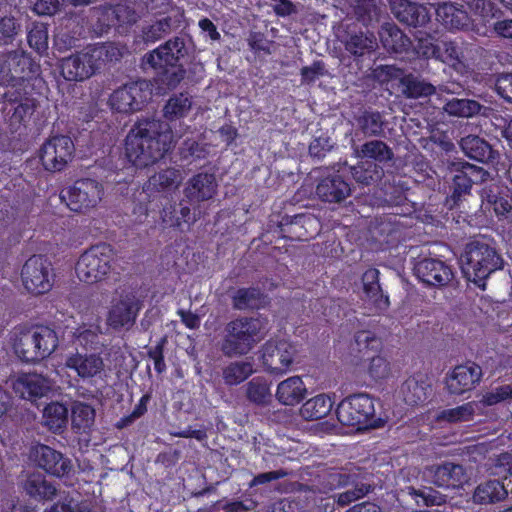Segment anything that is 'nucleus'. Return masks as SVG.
<instances>
[{
  "label": "nucleus",
  "mask_w": 512,
  "mask_h": 512,
  "mask_svg": "<svg viewBox=\"0 0 512 512\" xmlns=\"http://www.w3.org/2000/svg\"><path fill=\"white\" fill-rule=\"evenodd\" d=\"M125 159L112 165V157L103 159L102 164L109 166L103 182L107 184L130 183L136 169L149 167L162 159L171 149V135L164 131L162 121L155 118L138 119L125 138Z\"/></svg>",
  "instance_id": "nucleus-1"
},
{
  "label": "nucleus",
  "mask_w": 512,
  "mask_h": 512,
  "mask_svg": "<svg viewBox=\"0 0 512 512\" xmlns=\"http://www.w3.org/2000/svg\"><path fill=\"white\" fill-rule=\"evenodd\" d=\"M186 53L184 39L176 36L144 56L156 71L154 81L159 91L172 90L184 79L186 70L179 61Z\"/></svg>",
  "instance_id": "nucleus-2"
},
{
  "label": "nucleus",
  "mask_w": 512,
  "mask_h": 512,
  "mask_svg": "<svg viewBox=\"0 0 512 512\" xmlns=\"http://www.w3.org/2000/svg\"><path fill=\"white\" fill-rule=\"evenodd\" d=\"M261 321L252 316H237L223 329L220 350L226 357L247 355L261 340Z\"/></svg>",
  "instance_id": "nucleus-3"
},
{
  "label": "nucleus",
  "mask_w": 512,
  "mask_h": 512,
  "mask_svg": "<svg viewBox=\"0 0 512 512\" xmlns=\"http://www.w3.org/2000/svg\"><path fill=\"white\" fill-rule=\"evenodd\" d=\"M350 354L356 363L368 361L366 372L375 382L385 380L391 373V365L387 358L381 355L383 343L380 337L370 330H360L350 343Z\"/></svg>",
  "instance_id": "nucleus-4"
},
{
  "label": "nucleus",
  "mask_w": 512,
  "mask_h": 512,
  "mask_svg": "<svg viewBox=\"0 0 512 512\" xmlns=\"http://www.w3.org/2000/svg\"><path fill=\"white\" fill-rule=\"evenodd\" d=\"M465 257L464 273L483 291L486 289V279L491 273L502 269L503 266V260L495 248L479 241L467 245Z\"/></svg>",
  "instance_id": "nucleus-5"
},
{
  "label": "nucleus",
  "mask_w": 512,
  "mask_h": 512,
  "mask_svg": "<svg viewBox=\"0 0 512 512\" xmlns=\"http://www.w3.org/2000/svg\"><path fill=\"white\" fill-rule=\"evenodd\" d=\"M450 172L452 178L448 183V194L444 201V206L449 210L458 208L471 194L473 185L483 183L489 177L487 170L466 161L452 162Z\"/></svg>",
  "instance_id": "nucleus-6"
},
{
  "label": "nucleus",
  "mask_w": 512,
  "mask_h": 512,
  "mask_svg": "<svg viewBox=\"0 0 512 512\" xmlns=\"http://www.w3.org/2000/svg\"><path fill=\"white\" fill-rule=\"evenodd\" d=\"M117 252L111 244L99 243L84 251L76 263L80 280L94 283L105 279L113 270Z\"/></svg>",
  "instance_id": "nucleus-7"
},
{
  "label": "nucleus",
  "mask_w": 512,
  "mask_h": 512,
  "mask_svg": "<svg viewBox=\"0 0 512 512\" xmlns=\"http://www.w3.org/2000/svg\"><path fill=\"white\" fill-rule=\"evenodd\" d=\"M335 413L342 425L358 430L371 427L375 422L374 399L366 393L350 395L338 404Z\"/></svg>",
  "instance_id": "nucleus-8"
},
{
  "label": "nucleus",
  "mask_w": 512,
  "mask_h": 512,
  "mask_svg": "<svg viewBox=\"0 0 512 512\" xmlns=\"http://www.w3.org/2000/svg\"><path fill=\"white\" fill-rule=\"evenodd\" d=\"M103 184L92 178H80L63 188L60 199L67 208L76 213H87L102 200Z\"/></svg>",
  "instance_id": "nucleus-9"
},
{
  "label": "nucleus",
  "mask_w": 512,
  "mask_h": 512,
  "mask_svg": "<svg viewBox=\"0 0 512 512\" xmlns=\"http://www.w3.org/2000/svg\"><path fill=\"white\" fill-rule=\"evenodd\" d=\"M152 84L138 79L115 89L109 96L110 108L118 113L131 114L142 110L152 98Z\"/></svg>",
  "instance_id": "nucleus-10"
},
{
  "label": "nucleus",
  "mask_w": 512,
  "mask_h": 512,
  "mask_svg": "<svg viewBox=\"0 0 512 512\" xmlns=\"http://www.w3.org/2000/svg\"><path fill=\"white\" fill-rule=\"evenodd\" d=\"M24 288L31 294L41 295L53 287L54 273L51 262L44 255H33L21 270Z\"/></svg>",
  "instance_id": "nucleus-11"
},
{
  "label": "nucleus",
  "mask_w": 512,
  "mask_h": 512,
  "mask_svg": "<svg viewBox=\"0 0 512 512\" xmlns=\"http://www.w3.org/2000/svg\"><path fill=\"white\" fill-rule=\"evenodd\" d=\"M75 146L67 135L49 137L39 150V159L44 169L49 172H60L72 160Z\"/></svg>",
  "instance_id": "nucleus-12"
},
{
  "label": "nucleus",
  "mask_w": 512,
  "mask_h": 512,
  "mask_svg": "<svg viewBox=\"0 0 512 512\" xmlns=\"http://www.w3.org/2000/svg\"><path fill=\"white\" fill-rule=\"evenodd\" d=\"M363 479L359 473L332 471L326 475L323 485L325 492L341 487H351L338 495V503L340 505H348L372 491V486L369 483H364Z\"/></svg>",
  "instance_id": "nucleus-13"
},
{
  "label": "nucleus",
  "mask_w": 512,
  "mask_h": 512,
  "mask_svg": "<svg viewBox=\"0 0 512 512\" xmlns=\"http://www.w3.org/2000/svg\"><path fill=\"white\" fill-rule=\"evenodd\" d=\"M143 307V302L133 293L121 294L114 301L107 314V324L113 330L131 329Z\"/></svg>",
  "instance_id": "nucleus-14"
},
{
  "label": "nucleus",
  "mask_w": 512,
  "mask_h": 512,
  "mask_svg": "<svg viewBox=\"0 0 512 512\" xmlns=\"http://www.w3.org/2000/svg\"><path fill=\"white\" fill-rule=\"evenodd\" d=\"M296 354L295 346L287 340H268L262 347V362L271 374H283L291 367Z\"/></svg>",
  "instance_id": "nucleus-15"
},
{
  "label": "nucleus",
  "mask_w": 512,
  "mask_h": 512,
  "mask_svg": "<svg viewBox=\"0 0 512 512\" xmlns=\"http://www.w3.org/2000/svg\"><path fill=\"white\" fill-rule=\"evenodd\" d=\"M413 271L419 281L431 287H445L454 278L452 267L435 257H419L414 263Z\"/></svg>",
  "instance_id": "nucleus-16"
},
{
  "label": "nucleus",
  "mask_w": 512,
  "mask_h": 512,
  "mask_svg": "<svg viewBox=\"0 0 512 512\" xmlns=\"http://www.w3.org/2000/svg\"><path fill=\"white\" fill-rule=\"evenodd\" d=\"M7 104L12 107L7 112V121L13 132L25 129L38 107V101L33 97L21 96L17 92H6Z\"/></svg>",
  "instance_id": "nucleus-17"
},
{
  "label": "nucleus",
  "mask_w": 512,
  "mask_h": 512,
  "mask_svg": "<svg viewBox=\"0 0 512 512\" xmlns=\"http://www.w3.org/2000/svg\"><path fill=\"white\" fill-rule=\"evenodd\" d=\"M431 482L441 488H460L468 481V475L461 464L445 461L427 468Z\"/></svg>",
  "instance_id": "nucleus-18"
},
{
  "label": "nucleus",
  "mask_w": 512,
  "mask_h": 512,
  "mask_svg": "<svg viewBox=\"0 0 512 512\" xmlns=\"http://www.w3.org/2000/svg\"><path fill=\"white\" fill-rule=\"evenodd\" d=\"M14 392L22 399L36 402L47 396L51 390L48 378L37 373H22L13 382Z\"/></svg>",
  "instance_id": "nucleus-19"
},
{
  "label": "nucleus",
  "mask_w": 512,
  "mask_h": 512,
  "mask_svg": "<svg viewBox=\"0 0 512 512\" xmlns=\"http://www.w3.org/2000/svg\"><path fill=\"white\" fill-rule=\"evenodd\" d=\"M65 367L72 370L82 380L101 377L105 371L104 360L100 353H73L65 360Z\"/></svg>",
  "instance_id": "nucleus-20"
},
{
  "label": "nucleus",
  "mask_w": 512,
  "mask_h": 512,
  "mask_svg": "<svg viewBox=\"0 0 512 512\" xmlns=\"http://www.w3.org/2000/svg\"><path fill=\"white\" fill-rule=\"evenodd\" d=\"M32 455L37 465L50 475L63 477L71 471L70 459L47 445H37Z\"/></svg>",
  "instance_id": "nucleus-21"
},
{
  "label": "nucleus",
  "mask_w": 512,
  "mask_h": 512,
  "mask_svg": "<svg viewBox=\"0 0 512 512\" xmlns=\"http://www.w3.org/2000/svg\"><path fill=\"white\" fill-rule=\"evenodd\" d=\"M217 180L214 173L198 172L187 181L184 196L191 204L212 199L217 193Z\"/></svg>",
  "instance_id": "nucleus-22"
},
{
  "label": "nucleus",
  "mask_w": 512,
  "mask_h": 512,
  "mask_svg": "<svg viewBox=\"0 0 512 512\" xmlns=\"http://www.w3.org/2000/svg\"><path fill=\"white\" fill-rule=\"evenodd\" d=\"M391 10L400 23L409 27H423L431 19L429 10L425 5L410 0H393Z\"/></svg>",
  "instance_id": "nucleus-23"
},
{
  "label": "nucleus",
  "mask_w": 512,
  "mask_h": 512,
  "mask_svg": "<svg viewBox=\"0 0 512 512\" xmlns=\"http://www.w3.org/2000/svg\"><path fill=\"white\" fill-rule=\"evenodd\" d=\"M481 377L482 368L474 362H467L454 368L451 377L447 380V387L450 393L462 395L474 389Z\"/></svg>",
  "instance_id": "nucleus-24"
},
{
  "label": "nucleus",
  "mask_w": 512,
  "mask_h": 512,
  "mask_svg": "<svg viewBox=\"0 0 512 512\" xmlns=\"http://www.w3.org/2000/svg\"><path fill=\"white\" fill-rule=\"evenodd\" d=\"M350 183L340 174H329L318 182L316 195L323 202L340 203L351 194Z\"/></svg>",
  "instance_id": "nucleus-25"
},
{
  "label": "nucleus",
  "mask_w": 512,
  "mask_h": 512,
  "mask_svg": "<svg viewBox=\"0 0 512 512\" xmlns=\"http://www.w3.org/2000/svg\"><path fill=\"white\" fill-rule=\"evenodd\" d=\"M61 75L67 81H83L94 73L92 58L88 54H75L61 60Z\"/></svg>",
  "instance_id": "nucleus-26"
},
{
  "label": "nucleus",
  "mask_w": 512,
  "mask_h": 512,
  "mask_svg": "<svg viewBox=\"0 0 512 512\" xmlns=\"http://www.w3.org/2000/svg\"><path fill=\"white\" fill-rule=\"evenodd\" d=\"M460 147L468 158L480 163L493 164L499 158L498 151L494 150L486 140L476 135L463 137Z\"/></svg>",
  "instance_id": "nucleus-27"
},
{
  "label": "nucleus",
  "mask_w": 512,
  "mask_h": 512,
  "mask_svg": "<svg viewBox=\"0 0 512 512\" xmlns=\"http://www.w3.org/2000/svg\"><path fill=\"white\" fill-rule=\"evenodd\" d=\"M432 391V385L425 375L417 374L408 377L401 385L403 400L407 405L418 406L424 404Z\"/></svg>",
  "instance_id": "nucleus-28"
},
{
  "label": "nucleus",
  "mask_w": 512,
  "mask_h": 512,
  "mask_svg": "<svg viewBox=\"0 0 512 512\" xmlns=\"http://www.w3.org/2000/svg\"><path fill=\"white\" fill-rule=\"evenodd\" d=\"M182 181V175L179 169L169 167L161 169L149 177L143 186L144 192L148 195L152 193H170L176 190Z\"/></svg>",
  "instance_id": "nucleus-29"
},
{
  "label": "nucleus",
  "mask_w": 512,
  "mask_h": 512,
  "mask_svg": "<svg viewBox=\"0 0 512 512\" xmlns=\"http://www.w3.org/2000/svg\"><path fill=\"white\" fill-rule=\"evenodd\" d=\"M265 294L257 286L239 287L230 294L231 304L237 311H255L264 307Z\"/></svg>",
  "instance_id": "nucleus-30"
},
{
  "label": "nucleus",
  "mask_w": 512,
  "mask_h": 512,
  "mask_svg": "<svg viewBox=\"0 0 512 512\" xmlns=\"http://www.w3.org/2000/svg\"><path fill=\"white\" fill-rule=\"evenodd\" d=\"M383 47L395 54H409L412 49V40L394 23H386L380 31Z\"/></svg>",
  "instance_id": "nucleus-31"
},
{
  "label": "nucleus",
  "mask_w": 512,
  "mask_h": 512,
  "mask_svg": "<svg viewBox=\"0 0 512 512\" xmlns=\"http://www.w3.org/2000/svg\"><path fill=\"white\" fill-rule=\"evenodd\" d=\"M380 272L376 268L367 269L362 276L363 290L367 298L379 312L385 311L390 305L389 296L383 293L379 283Z\"/></svg>",
  "instance_id": "nucleus-32"
},
{
  "label": "nucleus",
  "mask_w": 512,
  "mask_h": 512,
  "mask_svg": "<svg viewBox=\"0 0 512 512\" xmlns=\"http://www.w3.org/2000/svg\"><path fill=\"white\" fill-rule=\"evenodd\" d=\"M399 499L406 500L410 498L417 507L442 505L446 502V496L432 487L421 486L415 488L406 486L398 494Z\"/></svg>",
  "instance_id": "nucleus-33"
},
{
  "label": "nucleus",
  "mask_w": 512,
  "mask_h": 512,
  "mask_svg": "<svg viewBox=\"0 0 512 512\" xmlns=\"http://www.w3.org/2000/svg\"><path fill=\"white\" fill-rule=\"evenodd\" d=\"M481 198L493 207L497 216H505L512 211V198L509 190L498 184L484 186Z\"/></svg>",
  "instance_id": "nucleus-34"
},
{
  "label": "nucleus",
  "mask_w": 512,
  "mask_h": 512,
  "mask_svg": "<svg viewBox=\"0 0 512 512\" xmlns=\"http://www.w3.org/2000/svg\"><path fill=\"white\" fill-rule=\"evenodd\" d=\"M306 392L302 378L292 376L278 384L276 398L283 405L294 406L304 399Z\"/></svg>",
  "instance_id": "nucleus-35"
},
{
  "label": "nucleus",
  "mask_w": 512,
  "mask_h": 512,
  "mask_svg": "<svg viewBox=\"0 0 512 512\" xmlns=\"http://www.w3.org/2000/svg\"><path fill=\"white\" fill-rule=\"evenodd\" d=\"M26 494L35 501H51L57 494L56 486L42 474H30L24 482Z\"/></svg>",
  "instance_id": "nucleus-36"
},
{
  "label": "nucleus",
  "mask_w": 512,
  "mask_h": 512,
  "mask_svg": "<svg viewBox=\"0 0 512 512\" xmlns=\"http://www.w3.org/2000/svg\"><path fill=\"white\" fill-rule=\"evenodd\" d=\"M436 13L449 29L464 30L470 25V17L461 4L443 3L437 8Z\"/></svg>",
  "instance_id": "nucleus-37"
},
{
  "label": "nucleus",
  "mask_w": 512,
  "mask_h": 512,
  "mask_svg": "<svg viewBox=\"0 0 512 512\" xmlns=\"http://www.w3.org/2000/svg\"><path fill=\"white\" fill-rule=\"evenodd\" d=\"M357 130L365 137H379L384 134L385 120L382 114L372 109H364L354 117Z\"/></svg>",
  "instance_id": "nucleus-38"
},
{
  "label": "nucleus",
  "mask_w": 512,
  "mask_h": 512,
  "mask_svg": "<svg viewBox=\"0 0 512 512\" xmlns=\"http://www.w3.org/2000/svg\"><path fill=\"white\" fill-rule=\"evenodd\" d=\"M507 495V484L499 480H488L475 488L473 500L477 504H490L504 500Z\"/></svg>",
  "instance_id": "nucleus-39"
},
{
  "label": "nucleus",
  "mask_w": 512,
  "mask_h": 512,
  "mask_svg": "<svg viewBox=\"0 0 512 512\" xmlns=\"http://www.w3.org/2000/svg\"><path fill=\"white\" fill-rule=\"evenodd\" d=\"M36 344V336L34 335L33 329H31L20 334L13 345V349L15 354L23 362L35 363L42 360V354L39 353Z\"/></svg>",
  "instance_id": "nucleus-40"
},
{
  "label": "nucleus",
  "mask_w": 512,
  "mask_h": 512,
  "mask_svg": "<svg viewBox=\"0 0 512 512\" xmlns=\"http://www.w3.org/2000/svg\"><path fill=\"white\" fill-rule=\"evenodd\" d=\"M400 87L402 89V93L407 98L417 99L421 97H428L435 93V87L423 80L420 77L414 75L413 73L404 74L400 78Z\"/></svg>",
  "instance_id": "nucleus-41"
},
{
  "label": "nucleus",
  "mask_w": 512,
  "mask_h": 512,
  "mask_svg": "<svg viewBox=\"0 0 512 512\" xmlns=\"http://www.w3.org/2000/svg\"><path fill=\"white\" fill-rule=\"evenodd\" d=\"M333 404L329 396L320 394L302 404L300 415L308 421L319 420L331 412Z\"/></svg>",
  "instance_id": "nucleus-42"
},
{
  "label": "nucleus",
  "mask_w": 512,
  "mask_h": 512,
  "mask_svg": "<svg viewBox=\"0 0 512 512\" xmlns=\"http://www.w3.org/2000/svg\"><path fill=\"white\" fill-rule=\"evenodd\" d=\"M350 169L354 180L363 186L375 184L384 176L383 167L372 160L360 161Z\"/></svg>",
  "instance_id": "nucleus-43"
},
{
  "label": "nucleus",
  "mask_w": 512,
  "mask_h": 512,
  "mask_svg": "<svg viewBox=\"0 0 512 512\" xmlns=\"http://www.w3.org/2000/svg\"><path fill=\"white\" fill-rule=\"evenodd\" d=\"M192 108V97L188 92L173 94L166 102L163 112L166 119L173 121L184 118Z\"/></svg>",
  "instance_id": "nucleus-44"
},
{
  "label": "nucleus",
  "mask_w": 512,
  "mask_h": 512,
  "mask_svg": "<svg viewBox=\"0 0 512 512\" xmlns=\"http://www.w3.org/2000/svg\"><path fill=\"white\" fill-rule=\"evenodd\" d=\"M95 420L94 408L86 403L76 401L71 408L72 428L76 433L87 432Z\"/></svg>",
  "instance_id": "nucleus-45"
},
{
  "label": "nucleus",
  "mask_w": 512,
  "mask_h": 512,
  "mask_svg": "<svg viewBox=\"0 0 512 512\" xmlns=\"http://www.w3.org/2000/svg\"><path fill=\"white\" fill-rule=\"evenodd\" d=\"M356 20L364 26H370L379 22L381 7L376 0H355L352 5Z\"/></svg>",
  "instance_id": "nucleus-46"
},
{
  "label": "nucleus",
  "mask_w": 512,
  "mask_h": 512,
  "mask_svg": "<svg viewBox=\"0 0 512 512\" xmlns=\"http://www.w3.org/2000/svg\"><path fill=\"white\" fill-rule=\"evenodd\" d=\"M43 418L45 425L53 432L66 427L68 422V408L59 402H51L44 408Z\"/></svg>",
  "instance_id": "nucleus-47"
},
{
  "label": "nucleus",
  "mask_w": 512,
  "mask_h": 512,
  "mask_svg": "<svg viewBox=\"0 0 512 512\" xmlns=\"http://www.w3.org/2000/svg\"><path fill=\"white\" fill-rule=\"evenodd\" d=\"M36 336L39 353L42 354V360L49 357L58 347L59 338L56 331L48 326L39 325L33 328Z\"/></svg>",
  "instance_id": "nucleus-48"
},
{
  "label": "nucleus",
  "mask_w": 512,
  "mask_h": 512,
  "mask_svg": "<svg viewBox=\"0 0 512 512\" xmlns=\"http://www.w3.org/2000/svg\"><path fill=\"white\" fill-rule=\"evenodd\" d=\"M359 154L363 158H369L379 163L391 161L394 157L392 149L381 140L365 142L360 147Z\"/></svg>",
  "instance_id": "nucleus-49"
},
{
  "label": "nucleus",
  "mask_w": 512,
  "mask_h": 512,
  "mask_svg": "<svg viewBox=\"0 0 512 512\" xmlns=\"http://www.w3.org/2000/svg\"><path fill=\"white\" fill-rule=\"evenodd\" d=\"M374 36L366 35L362 31L348 33L344 41L345 50L353 56H363L374 48Z\"/></svg>",
  "instance_id": "nucleus-50"
},
{
  "label": "nucleus",
  "mask_w": 512,
  "mask_h": 512,
  "mask_svg": "<svg viewBox=\"0 0 512 512\" xmlns=\"http://www.w3.org/2000/svg\"><path fill=\"white\" fill-rule=\"evenodd\" d=\"M170 208V211L166 208L160 211L163 222L170 227L181 228L184 223L190 224L194 222L195 219L191 214V209L187 205H183L182 202L178 205L174 204Z\"/></svg>",
  "instance_id": "nucleus-51"
},
{
  "label": "nucleus",
  "mask_w": 512,
  "mask_h": 512,
  "mask_svg": "<svg viewBox=\"0 0 512 512\" xmlns=\"http://www.w3.org/2000/svg\"><path fill=\"white\" fill-rule=\"evenodd\" d=\"M481 110L479 102L471 99L453 98L444 105V111L452 116L472 117L477 115Z\"/></svg>",
  "instance_id": "nucleus-52"
},
{
  "label": "nucleus",
  "mask_w": 512,
  "mask_h": 512,
  "mask_svg": "<svg viewBox=\"0 0 512 512\" xmlns=\"http://www.w3.org/2000/svg\"><path fill=\"white\" fill-rule=\"evenodd\" d=\"M253 373L252 364L249 362H232L223 369V379L229 386L244 382Z\"/></svg>",
  "instance_id": "nucleus-53"
},
{
  "label": "nucleus",
  "mask_w": 512,
  "mask_h": 512,
  "mask_svg": "<svg viewBox=\"0 0 512 512\" xmlns=\"http://www.w3.org/2000/svg\"><path fill=\"white\" fill-rule=\"evenodd\" d=\"M415 41V44L412 43L411 51H413L417 57L436 59L437 53H439V44H436V40L432 35L419 32Z\"/></svg>",
  "instance_id": "nucleus-54"
},
{
  "label": "nucleus",
  "mask_w": 512,
  "mask_h": 512,
  "mask_svg": "<svg viewBox=\"0 0 512 512\" xmlns=\"http://www.w3.org/2000/svg\"><path fill=\"white\" fill-rule=\"evenodd\" d=\"M246 395L250 402L257 405H264L270 397L268 384L262 378L256 377L247 384Z\"/></svg>",
  "instance_id": "nucleus-55"
},
{
  "label": "nucleus",
  "mask_w": 512,
  "mask_h": 512,
  "mask_svg": "<svg viewBox=\"0 0 512 512\" xmlns=\"http://www.w3.org/2000/svg\"><path fill=\"white\" fill-rule=\"evenodd\" d=\"M27 42L33 50L42 54L48 48V31L42 23H35L27 34Z\"/></svg>",
  "instance_id": "nucleus-56"
},
{
  "label": "nucleus",
  "mask_w": 512,
  "mask_h": 512,
  "mask_svg": "<svg viewBox=\"0 0 512 512\" xmlns=\"http://www.w3.org/2000/svg\"><path fill=\"white\" fill-rule=\"evenodd\" d=\"M492 475L508 481L507 486L512 484V454L504 452L498 455L490 467Z\"/></svg>",
  "instance_id": "nucleus-57"
},
{
  "label": "nucleus",
  "mask_w": 512,
  "mask_h": 512,
  "mask_svg": "<svg viewBox=\"0 0 512 512\" xmlns=\"http://www.w3.org/2000/svg\"><path fill=\"white\" fill-rule=\"evenodd\" d=\"M76 341L86 351L101 352L103 346L100 342V332L92 328H79L76 332Z\"/></svg>",
  "instance_id": "nucleus-58"
},
{
  "label": "nucleus",
  "mask_w": 512,
  "mask_h": 512,
  "mask_svg": "<svg viewBox=\"0 0 512 512\" xmlns=\"http://www.w3.org/2000/svg\"><path fill=\"white\" fill-rule=\"evenodd\" d=\"M462 52L454 41H443L439 44V53H437V60L451 66H456L461 63Z\"/></svg>",
  "instance_id": "nucleus-59"
},
{
  "label": "nucleus",
  "mask_w": 512,
  "mask_h": 512,
  "mask_svg": "<svg viewBox=\"0 0 512 512\" xmlns=\"http://www.w3.org/2000/svg\"><path fill=\"white\" fill-rule=\"evenodd\" d=\"M171 29L169 18L158 20L143 29V39L145 42H156L164 37Z\"/></svg>",
  "instance_id": "nucleus-60"
},
{
  "label": "nucleus",
  "mask_w": 512,
  "mask_h": 512,
  "mask_svg": "<svg viewBox=\"0 0 512 512\" xmlns=\"http://www.w3.org/2000/svg\"><path fill=\"white\" fill-rule=\"evenodd\" d=\"M474 409L470 403L442 411L441 418L450 422H464L473 418Z\"/></svg>",
  "instance_id": "nucleus-61"
},
{
  "label": "nucleus",
  "mask_w": 512,
  "mask_h": 512,
  "mask_svg": "<svg viewBox=\"0 0 512 512\" xmlns=\"http://www.w3.org/2000/svg\"><path fill=\"white\" fill-rule=\"evenodd\" d=\"M167 337L162 336L157 344L150 347L147 351V355L154 362V369L158 374H162L166 371L167 366L164 359V349L167 344Z\"/></svg>",
  "instance_id": "nucleus-62"
},
{
  "label": "nucleus",
  "mask_w": 512,
  "mask_h": 512,
  "mask_svg": "<svg viewBox=\"0 0 512 512\" xmlns=\"http://www.w3.org/2000/svg\"><path fill=\"white\" fill-rule=\"evenodd\" d=\"M512 397V386L502 385L496 387L493 391L487 392L483 396V403L487 406H493Z\"/></svg>",
  "instance_id": "nucleus-63"
},
{
  "label": "nucleus",
  "mask_w": 512,
  "mask_h": 512,
  "mask_svg": "<svg viewBox=\"0 0 512 512\" xmlns=\"http://www.w3.org/2000/svg\"><path fill=\"white\" fill-rule=\"evenodd\" d=\"M495 90L501 98L512 103V73L498 75L495 82Z\"/></svg>",
  "instance_id": "nucleus-64"
}]
</instances>
